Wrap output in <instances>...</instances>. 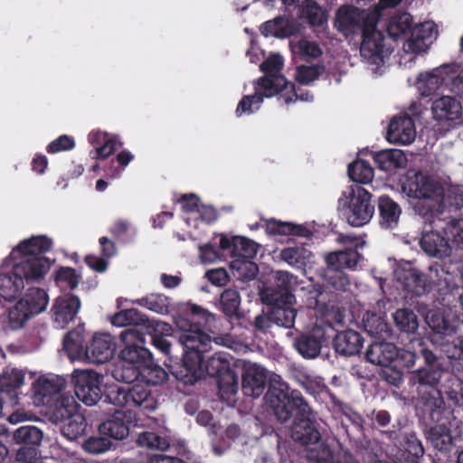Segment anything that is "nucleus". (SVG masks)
<instances>
[{"label":"nucleus","mask_w":463,"mask_h":463,"mask_svg":"<svg viewBox=\"0 0 463 463\" xmlns=\"http://www.w3.org/2000/svg\"><path fill=\"white\" fill-rule=\"evenodd\" d=\"M24 382V373L17 369H7L0 374V395L5 398V404L14 406L18 404L17 389Z\"/></svg>","instance_id":"nucleus-24"},{"label":"nucleus","mask_w":463,"mask_h":463,"mask_svg":"<svg viewBox=\"0 0 463 463\" xmlns=\"http://www.w3.org/2000/svg\"><path fill=\"white\" fill-rule=\"evenodd\" d=\"M395 326L401 332L414 334L419 327L417 315L410 308H399L393 314Z\"/></svg>","instance_id":"nucleus-41"},{"label":"nucleus","mask_w":463,"mask_h":463,"mask_svg":"<svg viewBox=\"0 0 463 463\" xmlns=\"http://www.w3.org/2000/svg\"><path fill=\"white\" fill-rule=\"evenodd\" d=\"M83 338L78 332H70L64 341L63 347L68 356L71 360L80 359L83 355Z\"/></svg>","instance_id":"nucleus-50"},{"label":"nucleus","mask_w":463,"mask_h":463,"mask_svg":"<svg viewBox=\"0 0 463 463\" xmlns=\"http://www.w3.org/2000/svg\"><path fill=\"white\" fill-rule=\"evenodd\" d=\"M387 324L381 321L378 317V365L380 364H396V362L402 357H405V354H415L405 349L398 348L394 344L385 342L381 339L380 333L387 328Z\"/></svg>","instance_id":"nucleus-30"},{"label":"nucleus","mask_w":463,"mask_h":463,"mask_svg":"<svg viewBox=\"0 0 463 463\" xmlns=\"http://www.w3.org/2000/svg\"><path fill=\"white\" fill-rule=\"evenodd\" d=\"M82 446L90 454H100L110 449L112 442L107 438L94 436L86 439Z\"/></svg>","instance_id":"nucleus-57"},{"label":"nucleus","mask_w":463,"mask_h":463,"mask_svg":"<svg viewBox=\"0 0 463 463\" xmlns=\"http://www.w3.org/2000/svg\"><path fill=\"white\" fill-rule=\"evenodd\" d=\"M417 84L421 94L429 97L438 90H448L451 93L463 96V69L456 63L443 64L430 72L420 73Z\"/></svg>","instance_id":"nucleus-9"},{"label":"nucleus","mask_w":463,"mask_h":463,"mask_svg":"<svg viewBox=\"0 0 463 463\" xmlns=\"http://www.w3.org/2000/svg\"><path fill=\"white\" fill-rule=\"evenodd\" d=\"M266 231L268 233L274 235H301L304 229L301 226H296L290 222L270 220L266 223Z\"/></svg>","instance_id":"nucleus-53"},{"label":"nucleus","mask_w":463,"mask_h":463,"mask_svg":"<svg viewBox=\"0 0 463 463\" xmlns=\"http://www.w3.org/2000/svg\"><path fill=\"white\" fill-rule=\"evenodd\" d=\"M348 176L356 183H370L374 176L373 168L364 160H356L348 166Z\"/></svg>","instance_id":"nucleus-45"},{"label":"nucleus","mask_w":463,"mask_h":463,"mask_svg":"<svg viewBox=\"0 0 463 463\" xmlns=\"http://www.w3.org/2000/svg\"><path fill=\"white\" fill-rule=\"evenodd\" d=\"M378 210L380 212V224L384 228H393L398 224L402 210L400 205L388 195L378 198Z\"/></svg>","instance_id":"nucleus-35"},{"label":"nucleus","mask_w":463,"mask_h":463,"mask_svg":"<svg viewBox=\"0 0 463 463\" xmlns=\"http://www.w3.org/2000/svg\"><path fill=\"white\" fill-rule=\"evenodd\" d=\"M416 130L413 119L408 116L394 117L386 132V139L390 143L409 145L414 141Z\"/></svg>","instance_id":"nucleus-18"},{"label":"nucleus","mask_w":463,"mask_h":463,"mask_svg":"<svg viewBox=\"0 0 463 463\" xmlns=\"http://www.w3.org/2000/svg\"><path fill=\"white\" fill-rule=\"evenodd\" d=\"M115 344L110 335L99 334L92 338L85 350L86 357L91 363H105L113 357Z\"/></svg>","instance_id":"nucleus-22"},{"label":"nucleus","mask_w":463,"mask_h":463,"mask_svg":"<svg viewBox=\"0 0 463 463\" xmlns=\"http://www.w3.org/2000/svg\"><path fill=\"white\" fill-rule=\"evenodd\" d=\"M43 438V431L31 425L22 426L14 432V440L23 446H35L39 448Z\"/></svg>","instance_id":"nucleus-40"},{"label":"nucleus","mask_w":463,"mask_h":463,"mask_svg":"<svg viewBox=\"0 0 463 463\" xmlns=\"http://www.w3.org/2000/svg\"><path fill=\"white\" fill-rule=\"evenodd\" d=\"M419 354L423 358L425 365L411 372L409 383L416 388L424 412L429 413L434 420L435 414H439V411L445 405L441 381L444 378H451L452 374L425 344L420 345Z\"/></svg>","instance_id":"nucleus-4"},{"label":"nucleus","mask_w":463,"mask_h":463,"mask_svg":"<svg viewBox=\"0 0 463 463\" xmlns=\"http://www.w3.org/2000/svg\"><path fill=\"white\" fill-rule=\"evenodd\" d=\"M282 66L283 60L279 54L269 56L261 63L260 69L266 75L259 81L258 92L252 96H246L240 101L236 109L238 116L241 113L251 112V105L260 103L263 97L269 98L288 89V82L283 75L279 74Z\"/></svg>","instance_id":"nucleus-8"},{"label":"nucleus","mask_w":463,"mask_h":463,"mask_svg":"<svg viewBox=\"0 0 463 463\" xmlns=\"http://www.w3.org/2000/svg\"><path fill=\"white\" fill-rule=\"evenodd\" d=\"M217 378L220 394L222 399L229 400L238 392V377L232 370L226 371Z\"/></svg>","instance_id":"nucleus-48"},{"label":"nucleus","mask_w":463,"mask_h":463,"mask_svg":"<svg viewBox=\"0 0 463 463\" xmlns=\"http://www.w3.org/2000/svg\"><path fill=\"white\" fill-rule=\"evenodd\" d=\"M394 278L403 290L412 296H423L431 289V281L425 273L407 264L394 270Z\"/></svg>","instance_id":"nucleus-16"},{"label":"nucleus","mask_w":463,"mask_h":463,"mask_svg":"<svg viewBox=\"0 0 463 463\" xmlns=\"http://www.w3.org/2000/svg\"><path fill=\"white\" fill-rule=\"evenodd\" d=\"M99 385L100 384H94L84 390L80 389V392H76L75 395L87 406H93L100 399L101 391Z\"/></svg>","instance_id":"nucleus-59"},{"label":"nucleus","mask_w":463,"mask_h":463,"mask_svg":"<svg viewBox=\"0 0 463 463\" xmlns=\"http://www.w3.org/2000/svg\"><path fill=\"white\" fill-rule=\"evenodd\" d=\"M68 420V423L64 424L61 428V433L70 440L77 439L85 432V419L82 415L77 413Z\"/></svg>","instance_id":"nucleus-51"},{"label":"nucleus","mask_w":463,"mask_h":463,"mask_svg":"<svg viewBox=\"0 0 463 463\" xmlns=\"http://www.w3.org/2000/svg\"><path fill=\"white\" fill-rule=\"evenodd\" d=\"M56 281L59 284L64 283L69 288H74L79 284V277L73 269L62 268L57 272Z\"/></svg>","instance_id":"nucleus-62"},{"label":"nucleus","mask_w":463,"mask_h":463,"mask_svg":"<svg viewBox=\"0 0 463 463\" xmlns=\"http://www.w3.org/2000/svg\"><path fill=\"white\" fill-rule=\"evenodd\" d=\"M48 304V296L41 288H33L9 310V326L12 329L24 326L31 317L45 310Z\"/></svg>","instance_id":"nucleus-11"},{"label":"nucleus","mask_w":463,"mask_h":463,"mask_svg":"<svg viewBox=\"0 0 463 463\" xmlns=\"http://www.w3.org/2000/svg\"><path fill=\"white\" fill-rule=\"evenodd\" d=\"M51 240L44 236L32 237L22 241L9 255V259L17 261L12 271H2V287L7 296H15L24 287V280L37 279L43 276L51 267L50 261L42 256L50 250Z\"/></svg>","instance_id":"nucleus-3"},{"label":"nucleus","mask_w":463,"mask_h":463,"mask_svg":"<svg viewBox=\"0 0 463 463\" xmlns=\"http://www.w3.org/2000/svg\"><path fill=\"white\" fill-rule=\"evenodd\" d=\"M420 246L426 254L438 259L449 256L452 249L443 235L436 231L423 232Z\"/></svg>","instance_id":"nucleus-27"},{"label":"nucleus","mask_w":463,"mask_h":463,"mask_svg":"<svg viewBox=\"0 0 463 463\" xmlns=\"http://www.w3.org/2000/svg\"><path fill=\"white\" fill-rule=\"evenodd\" d=\"M335 26L346 37L361 31V57L370 64L376 63V6L365 10L342 5L335 13Z\"/></svg>","instance_id":"nucleus-5"},{"label":"nucleus","mask_w":463,"mask_h":463,"mask_svg":"<svg viewBox=\"0 0 463 463\" xmlns=\"http://www.w3.org/2000/svg\"><path fill=\"white\" fill-rule=\"evenodd\" d=\"M279 257L290 266L301 267L309 261L312 253L303 246H295L282 250Z\"/></svg>","instance_id":"nucleus-43"},{"label":"nucleus","mask_w":463,"mask_h":463,"mask_svg":"<svg viewBox=\"0 0 463 463\" xmlns=\"http://www.w3.org/2000/svg\"><path fill=\"white\" fill-rule=\"evenodd\" d=\"M75 393L94 384H100L101 376L90 369H76L71 373Z\"/></svg>","instance_id":"nucleus-44"},{"label":"nucleus","mask_w":463,"mask_h":463,"mask_svg":"<svg viewBox=\"0 0 463 463\" xmlns=\"http://www.w3.org/2000/svg\"><path fill=\"white\" fill-rule=\"evenodd\" d=\"M66 382L63 377L49 374L40 377L34 383L35 402L50 403L52 397L58 394L65 387Z\"/></svg>","instance_id":"nucleus-21"},{"label":"nucleus","mask_w":463,"mask_h":463,"mask_svg":"<svg viewBox=\"0 0 463 463\" xmlns=\"http://www.w3.org/2000/svg\"><path fill=\"white\" fill-rule=\"evenodd\" d=\"M443 237L449 244L459 247L463 244V219L452 218L443 227Z\"/></svg>","instance_id":"nucleus-47"},{"label":"nucleus","mask_w":463,"mask_h":463,"mask_svg":"<svg viewBox=\"0 0 463 463\" xmlns=\"http://www.w3.org/2000/svg\"><path fill=\"white\" fill-rule=\"evenodd\" d=\"M241 296L235 288H226L220 296V305L228 317H237L241 306Z\"/></svg>","instance_id":"nucleus-46"},{"label":"nucleus","mask_w":463,"mask_h":463,"mask_svg":"<svg viewBox=\"0 0 463 463\" xmlns=\"http://www.w3.org/2000/svg\"><path fill=\"white\" fill-rule=\"evenodd\" d=\"M372 194L363 187L350 186L339 199V210L352 226H362L373 217Z\"/></svg>","instance_id":"nucleus-10"},{"label":"nucleus","mask_w":463,"mask_h":463,"mask_svg":"<svg viewBox=\"0 0 463 463\" xmlns=\"http://www.w3.org/2000/svg\"><path fill=\"white\" fill-rule=\"evenodd\" d=\"M323 341L324 333L321 329L317 328L297 337L294 347L303 358L314 359L319 355Z\"/></svg>","instance_id":"nucleus-26"},{"label":"nucleus","mask_w":463,"mask_h":463,"mask_svg":"<svg viewBox=\"0 0 463 463\" xmlns=\"http://www.w3.org/2000/svg\"><path fill=\"white\" fill-rule=\"evenodd\" d=\"M51 402L46 414L53 423L61 422L77 414L78 403L71 394L61 395Z\"/></svg>","instance_id":"nucleus-25"},{"label":"nucleus","mask_w":463,"mask_h":463,"mask_svg":"<svg viewBox=\"0 0 463 463\" xmlns=\"http://www.w3.org/2000/svg\"><path fill=\"white\" fill-rule=\"evenodd\" d=\"M41 452L35 446H21L14 453L13 463H37Z\"/></svg>","instance_id":"nucleus-55"},{"label":"nucleus","mask_w":463,"mask_h":463,"mask_svg":"<svg viewBox=\"0 0 463 463\" xmlns=\"http://www.w3.org/2000/svg\"><path fill=\"white\" fill-rule=\"evenodd\" d=\"M206 276L211 283L218 287L224 286L229 280L228 273L224 269L209 270Z\"/></svg>","instance_id":"nucleus-64"},{"label":"nucleus","mask_w":463,"mask_h":463,"mask_svg":"<svg viewBox=\"0 0 463 463\" xmlns=\"http://www.w3.org/2000/svg\"><path fill=\"white\" fill-rule=\"evenodd\" d=\"M323 71L324 68L319 65H302L297 69L296 80L301 84L307 85L317 80Z\"/></svg>","instance_id":"nucleus-56"},{"label":"nucleus","mask_w":463,"mask_h":463,"mask_svg":"<svg viewBox=\"0 0 463 463\" xmlns=\"http://www.w3.org/2000/svg\"><path fill=\"white\" fill-rule=\"evenodd\" d=\"M297 50L305 59L317 58L322 52L316 43L306 39H302L297 43Z\"/></svg>","instance_id":"nucleus-60"},{"label":"nucleus","mask_w":463,"mask_h":463,"mask_svg":"<svg viewBox=\"0 0 463 463\" xmlns=\"http://www.w3.org/2000/svg\"><path fill=\"white\" fill-rule=\"evenodd\" d=\"M137 442L141 447L151 449L165 450L169 447V440L152 431H143L137 436Z\"/></svg>","instance_id":"nucleus-49"},{"label":"nucleus","mask_w":463,"mask_h":463,"mask_svg":"<svg viewBox=\"0 0 463 463\" xmlns=\"http://www.w3.org/2000/svg\"><path fill=\"white\" fill-rule=\"evenodd\" d=\"M80 307V299L75 296L58 298L52 309L56 326L60 328L65 327L75 318Z\"/></svg>","instance_id":"nucleus-23"},{"label":"nucleus","mask_w":463,"mask_h":463,"mask_svg":"<svg viewBox=\"0 0 463 463\" xmlns=\"http://www.w3.org/2000/svg\"><path fill=\"white\" fill-rule=\"evenodd\" d=\"M145 306L158 314H166L169 312L170 301L164 295H152L143 299Z\"/></svg>","instance_id":"nucleus-58"},{"label":"nucleus","mask_w":463,"mask_h":463,"mask_svg":"<svg viewBox=\"0 0 463 463\" xmlns=\"http://www.w3.org/2000/svg\"><path fill=\"white\" fill-rule=\"evenodd\" d=\"M406 157L400 149H383L378 151V169L392 172L403 166Z\"/></svg>","instance_id":"nucleus-38"},{"label":"nucleus","mask_w":463,"mask_h":463,"mask_svg":"<svg viewBox=\"0 0 463 463\" xmlns=\"http://www.w3.org/2000/svg\"><path fill=\"white\" fill-rule=\"evenodd\" d=\"M125 346L120 352L122 364L115 371V378L126 383H135L137 369L150 362L151 354L144 346L145 338L136 329H127L120 334Z\"/></svg>","instance_id":"nucleus-7"},{"label":"nucleus","mask_w":463,"mask_h":463,"mask_svg":"<svg viewBox=\"0 0 463 463\" xmlns=\"http://www.w3.org/2000/svg\"><path fill=\"white\" fill-rule=\"evenodd\" d=\"M175 324L184 331L179 336V341L184 349L183 364L174 372L178 381L185 384H194L205 374L219 377L231 370L228 355L222 353L213 354L203 365V354L211 350L213 344L235 350L241 347V344L231 335L212 339L202 331L186 330L184 321L182 319L177 320Z\"/></svg>","instance_id":"nucleus-1"},{"label":"nucleus","mask_w":463,"mask_h":463,"mask_svg":"<svg viewBox=\"0 0 463 463\" xmlns=\"http://www.w3.org/2000/svg\"><path fill=\"white\" fill-rule=\"evenodd\" d=\"M266 401L280 422L288 421L293 410L297 411V417L291 428V437L296 442L308 448L319 441L320 433L314 424L311 409L301 393L290 390L279 375H273L270 378Z\"/></svg>","instance_id":"nucleus-2"},{"label":"nucleus","mask_w":463,"mask_h":463,"mask_svg":"<svg viewBox=\"0 0 463 463\" xmlns=\"http://www.w3.org/2000/svg\"><path fill=\"white\" fill-rule=\"evenodd\" d=\"M138 374L135 383H146V385H157L165 383L167 380V373L159 365L152 363L150 358L149 363L137 369Z\"/></svg>","instance_id":"nucleus-37"},{"label":"nucleus","mask_w":463,"mask_h":463,"mask_svg":"<svg viewBox=\"0 0 463 463\" xmlns=\"http://www.w3.org/2000/svg\"><path fill=\"white\" fill-rule=\"evenodd\" d=\"M138 313L136 309H127L116 314L112 317V324L117 326H126L132 323H137Z\"/></svg>","instance_id":"nucleus-61"},{"label":"nucleus","mask_w":463,"mask_h":463,"mask_svg":"<svg viewBox=\"0 0 463 463\" xmlns=\"http://www.w3.org/2000/svg\"><path fill=\"white\" fill-rule=\"evenodd\" d=\"M232 253L244 259L253 258L258 250V244L244 237H235L232 240Z\"/></svg>","instance_id":"nucleus-52"},{"label":"nucleus","mask_w":463,"mask_h":463,"mask_svg":"<svg viewBox=\"0 0 463 463\" xmlns=\"http://www.w3.org/2000/svg\"><path fill=\"white\" fill-rule=\"evenodd\" d=\"M298 30L297 24L287 18L277 17L274 20L266 22L261 27V33L265 36H274L277 38H285Z\"/></svg>","instance_id":"nucleus-36"},{"label":"nucleus","mask_w":463,"mask_h":463,"mask_svg":"<svg viewBox=\"0 0 463 463\" xmlns=\"http://www.w3.org/2000/svg\"><path fill=\"white\" fill-rule=\"evenodd\" d=\"M402 191L414 199H428L439 203V209L460 210L463 207V185L448 188L421 171L409 170L402 181Z\"/></svg>","instance_id":"nucleus-6"},{"label":"nucleus","mask_w":463,"mask_h":463,"mask_svg":"<svg viewBox=\"0 0 463 463\" xmlns=\"http://www.w3.org/2000/svg\"><path fill=\"white\" fill-rule=\"evenodd\" d=\"M426 321L436 334L451 335L456 332V326L439 310L429 311Z\"/></svg>","instance_id":"nucleus-42"},{"label":"nucleus","mask_w":463,"mask_h":463,"mask_svg":"<svg viewBox=\"0 0 463 463\" xmlns=\"http://www.w3.org/2000/svg\"><path fill=\"white\" fill-rule=\"evenodd\" d=\"M433 118L439 122L455 121L462 116L460 101L450 96H442L436 99L431 107Z\"/></svg>","instance_id":"nucleus-28"},{"label":"nucleus","mask_w":463,"mask_h":463,"mask_svg":"<svg viewBox=\"0 0 463 463\" xmlns=\"http://www.w3.org/2000/svg\"><path fill=\"white\" fill-rule=\"evenodd\" d=\"M131 426H144L141 416L131 410H118L109 419L102 422L99 430L102 435L122 440L129 435Z\"/></svg>","instance_id":"nucleus-14"},{"label":"nucleus","mask_w":463,"mask_h":463,"mask_svg":"<svg viewBox=\"0 0 463 463\" xmlns=\"http://www.w3.org/2000/svg\"><path fill=\"white\" fill-rule=\"evenodd\" d=\"M275 287H268L260 292L264 303L294 304L295 297L291 293L297 285V279L288 271L277 270L273 273Z\"/></svg>","instance_id":"nucleus-15"},{"label":"nucleus","mask_w":463,"mask_h":463,"mask_svg":"<svg viewBox=\"0 0 463 463\" xmlns=\"http://www.w3.org/2000/svg\"><path fill=\"white\" fill-rule=\"evenodd\" d=\"M272 306L271 319L279 326L290 328L294 326L297 311L293 304L267 303Z\"/></svg>","instance_id":"nucleus-39"},{"label":"nucleus","mask_w":463,"mask_h":463,"mask_svg":"<svg viewBox=\"0 0 463 463\" xmlns=\"http://www.w3.org/2000/svg\"><path fill=\"white\" fill-rule=\"evenodd\" d=\"M306 14L310 24L319 25L324 23L325 18L323 12L314 2L310 1L308 3Z\"/></svg>","instance_id":"nucleus-63"},{"label":"nucleus","mask_w":463,"mask_h":463,"mask_svg":"<svg viewBox=\"0 0 463 463\" xmlns=\"http://www.w3.org/2000/svg\"><path fill=\"white\" fill-rule=\"evenodd\" d=\"M307 458L321 463H330L334 456L329 447L319 440L308 447Z\"/></svg>","instance_id":"nucleus-54"},{"label":"nucleus","mask_w":463,"mask_h":463,"mask_svg":"<svg viewBox=\"0 0 463 463\" xmlns=\"http://www.w3.org/2000/svg\"><path fill=\"white\" fill-rule=\"evenodd\" d=\"M137 383L131 388L118 389L115 402L120 406L138 407L144 411L154 410V401L150 397V391Z\"/></svg>","instance_id":"nucleus-17"},{"label":"nucleus","mask_w":463,"mask_h":463,"mask_svg":"<svg viewBox=\"0 0 463 463\" xmlns=\"http://www.w3.org/2000/svg\"><path fill=\"white\" fill-rule=\"evenodd\" d=\"M359 259V253L352 249L327 254L326 256L327 264L326 277L329 283L337 289H345L349 284V280L341 270L354 267Z\"/></svg>","instance_id":"nucleus-13"},{"label":"nucleus","mask_w":463,"mask_h":463,"mask_svg":"<svg viewBox=\"0 0 463 463\" xmlns=\"http://www.w3.org/2000/svg\"><path fill=\"white\" fill-rule=\"evenodd\" d=\"M436 291L438 302L444 307L453 305L456 299L459 300V296L462 294L460 287L450 275L439 279Z\"/></svg>","instance_id":"nucleus-34"},{"label":"nucleus","mask_w":463,"mask_h":463,"mask_svg":"<svg viewBox=\"0 0 463 463\" xmlns=\"http://www.w3.org/2000/svg\"><path fill=\"white\" fill-rule=\"evenodd\" d=\"M434 33L435 27L432 23L425 22L414 24L404 47L408 52L413 53L425 52L432 43Z\"/></svg>","instance_id":"nucleus-20"},{"label":"nucleus","mask_w":463,"mask_h":463,"mask_svg":"<svg viewBox=\"0 0 463 463\" xmlns=\"http://www.w3.org/2000/svg\"><path fill=\"white\" fill-rule=\"evenodd\" d=\"M335 351L345 356L358 354L362 347V337L354 330H345L336 335L334 340Z\"/></svg>","instance_id":"nucleus-33"},{"label":"nucleus","mask_w":463,"mask_h":463,"mask_svg":"<svg viewBox=\"0 0 463 463\" xmlns=\"http://www.w3.org/2000/svg\"><path fill=\"white\" fill-rule=\"evenodd\" d=\"M426 439L441 453H449L455 446L450 428L445 423L435 424L425 432Z\"/></svg>","instance_id":"nucleus-31"},{"label":"nucleus","mask_w":463,"mask_h":463,"mask_svg":"<svg viewBox=\"0 0 463 463\" xmlns=\"http://www.w3.org/2000/svg\"><path fill=\"white\" fill-rule=\"evenodd\" d=\"M416 354H405V357L400 358L396 364H380L378 376L393 386H399L402 380V371L415 364Z\"/></svg>","instance_id":"nucleus-29"},{"label":"nucleus","mask_w":463,"mask_h":463,"mask_svg":"<svg viewBox=\"0 0 463 463\" xmlns=\"http://www.w3.org/2000/svg\"><path fill=\"white\" fill-rule=\"evenodd\" d=\"M266 382L267 373L265 368L251 362L244 364L241 388L247 396L259 397L261 395Z\"/></svg>","instance_id":"nucleus-19"},{"label":"nucleus","mask_w":463,"mask_h":463,"mask_svg":"<svg viewBox=\"0 0 463 463\" xmlns=\"http://www.w3.org/2000/svg\"><path fill=\"white\" fill-rule=\"evenodd\" d=\"M413 17L407 12H399L393 14L387 24V33L392 40L388 42L383 32L378 30V67L380 61L384 63V59L394 51V43L407 35H411L413 29Z\"/></svg>","instance_id":"nucleus-12"},{"label":"nucleus","mask_w":463,"mask_h":463,"mask_svg":"<svg viewBox=\"0 0 463 463\" xmlns=\"http://www.w3.org/2000/svg\"><path fill=\"white\" fill-rule=\"evenodd\" d=\"M380 436L382 439L386 437L390 440H396L401 437L402 439L399 441L400 445L402 447L405 452H407L415 459H418L424 455V447L414 432L399 433L397 430H382L380 431Z\"/></svg>","instance_id":"nucleus-32"}]
</instances>
